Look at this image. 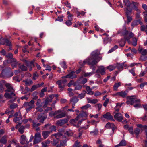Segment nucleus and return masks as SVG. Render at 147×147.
Returning <instances> with one entry per match:
<instances>
[{"mask_svg":"<svg viewBox=\"0 0 147 147\" xmlns=\"http://www.w3.org/2000/svg\"><path fill=\"white\" fill-rule=\"evenodd\" d=\"M21 114L20 111H18V112H16L13 115V116L15 117H17L18 116H21Z\"/></svg>","mask_w":147,"mask_h":147,"instance_id":"nucleus-60","label":"nucleus"},{"mask_svg":"<svg viewBox=\"0 0 147 147\" xmlns=\"http://www.w3.org/2000/svg\"><path fill=\"white\" fill-rule=\"evenodd\" d=\"M27 66L28 67H31L32 68L34 66L33 63L32 61H31L29 63H28L27 64Z\"/></svg>","mask_w":147,"mask_h":147,"instance_id":"nucleus-63","label":"nucleus"},{"mask_svg":"<svg viewBox=\"0 0 147 147\" xmlns=\"http://www.w3.org/2000/svg\"><path fill=\"white\" fill-rule=\"evenodd\" d=\"M5 85L7 88V90H5V92L12 91L15 90L10 84L6 83L5 84Z\"/></svg>","mask_w":147,"mask_h":147,"instance_id":"nucleus-16","label":"nucleus"},{"mask_svg":"<svg viewBox=\"0 0 147 147\" xmlns=\"http://www.w3.org/2000/svg\"><path fill=\"white\" fill-rule=\"evenodd\" d=\"M74 86H75V90H80L81 89L82 87V86L80 84L77 85H74Z\"/></svg>","mask_w":147,"mask_h":147,"instance_id":"nucleus-48","label":"nucleus"},{"mask_svg":"<svg viewBox=\"0 0 147 147\" xmlns=\"http://www.w3.org/2000/svg\"><path fill=\"white\" fill-rule=\"evenodd\" d=\"M78 100L77 97L75 96L71 98L70 101V102L72 103V104H75L78 101Z\"/></svg>","mask_w":147,"mask_h":147,"instance_id":"nucleus-22","label":"nucleus"},{"mask_svg":"<svg viewBox=\"0 0 147 147\" xmlns=\"http://www.w3.org/2000/svg\"><path fill=\"white\" fill-rule=\"evenodd\" d=\"M90 107V105L89 104H88L82 107H81V108L82 109H87L88 108Z\"/></svg>","mask_w":147,"mask_h":147,"instance_id":"nucleus-54","label":"nucleus"},{"mask_svg":"<svg viewBox=\"0 0 147 147\" xmlns=\"http://www.w3.org/2000/svg\"><path fill=\"white\" fill-rule=\"evenodd\" d=\"M65 116V114L64 113H62L55 116L54 118L56 119H59L64 117Z\"/></svg>","mask_w":147,"mask_h":147,"instance_id":"nucleus-30","label":"nucleus"},{"mask_svg":"<svg viewBox=\"0 0 147 147\" xmlns=\"http://www.w3.org/2000/svg\"><path fill=\"white\" fill-rule=\"evenodd\" d=\"M80 117V115H78L76 118L75 119H72L70 121V122L72 124L73 126L76 127V124L77 123V121L79 119Z\"/></svg>","mask_w":147,"mask_h":147,"instance_id":"nucleus-17","label":"nucleus"},{"mask_svg":"<svg viewBox=\"0 0 147 147\" xmlns=\"http://www.w3.org/2000/svg\"><path fill=\"white\" fill-rule=\"evenodd\" d=\"M5 81L4 80H2L0 81V92H2L4 90V88L2 84L3 83H5Z\"/></svg>","mask_w":147,"mask_h":147,"instance_id":"nucleus-28","label":"nucleus"},{"mask_svg":"<svg viewBox=\"0 0 147 147\" xmlns=\"http://www.w3.org/2000/svg\"><path fill=\"white\" fill-rule=\"evenodd\" d=\"M126 142L125 140H122L118 144L116 145L115 147H118L120 146H125L126 145Z\"/></svg>","mask_w":147,"mask_h":147,"instance_id":"nucleus-23","label":"nucleus"},{"mask_svg":"<svg viewBox=\"0 0 147 147\" xmlns=\"http://www.w3.org/2000/svg\"><path fill=\"white\" fill-rule=\"evenodd\" d=\"M122 34L124 36V38L125 40H128L134 36V34L131 32L129 33V32L127 30L124 31Z\"/></svg>","mask_w":147,"mask_h":147,"instance_id":"nucleus-6","label":"nucleus"},{"mask_svg":"<svg viewBox=\"0 0 147 147\" xmlns=\"http://www.w3.org/2000/svg\"><path fill=\"white\" fill-rule=\"evenodd\" d=\"M20 63H19L18 62H16V63H12L11 64V66L13 69L15 67H17V65H19V66L20 65Z\"/></svg>","mask_w":147,"mask_h":147,"instance_id":"nucleus-56","label":"nucleus"},{"mask_svg":"<svg viewBox=\"0 0 147 147\" xmlns=\"http://www.w3.org/2000/svg\"><path fill=\"white\" fill-rule=\"evenodd\" d=\"M72 20H72L68 19L65 22L67 26L71 25L72 24Z\"/></svg>","mask_w":147,"mask_h":147,"instance_id":"nucleus-46","label":"nucleus"},{"mask_svg":"<svg viewBox=\"0 0 147 147\" xmlns=\"http://www.w3.org/2000/svg\"><path fill=\"white\" fill-rule=\"evenodd\" d=\"M87 99L88 100V102L90 103L96 104L98 102L97 99H91L88 98H87Z\"/></svg>","mask_w":147,"mask_h":147,"instance_id":"nucleus-26","label":"nucleus"},{"mask_svg":"<svg viewBox=\"0 0 147 147\" xmlns=\"http://www.w3.org/2000/svg\"><path fill=\"white\" fill-rule=\"evenodd\" d=\"M139 103V102L136 103V104H135L134 105V107L135 108H141L142 107V106Z\"/></svg>","mask_w":147,"mask_h":147,"instance_id":"nucleus-57","label":"nucleus"},{"mask_svg":"<svg viewBox=\"0 0 147 147\" xmlns=\"http://www.w3.org/2000/svg\"><path fill=\"white\" fill-rule=\"evenodd\" d=\"M61 112V110H57L55 112H54L53 113L50 114V115L51 116H54L55 115H57Z\"/></svg>","mask_w":147,"mask_h":147,"instance_id":"nucleus-59","label":"nucleus"},{"mask_svg":"<svg viewBox=\"0 0 147 147\" xmlns=\"http://www.w3.org/2000/svg\"><path fill=\"white\" fill-rule=\"evenodd\" d=\"M140 119L143 121H147V112H146L144 116L140 118Z\"/></svg>","mask_w":147,"mask_h":147,"instance_id":"nucleus-43","label":"nucleus"},{"mask_svg":"<svg viewBox=\"0 0 147 147\" xmlns=\"http://www.w3.org/2000/svg\"><path fill=\"white\" fill-rule=\"evenodd\" d=\"M136 96H129L127 97V98L129 100L126 101V103L127 105L130 104L133 105L134 103L140 102L141 100L140 99H136Z\"/></svg>","mask_w":147,"mask_h":147,"instance_id":"nucleus-4","label":"nucleus"},{"mask_svg":"<svg viewBox=\"0 0 147 147\" xmlns=\"http://www.w3.org/2000/svg\"><path fill=\"white\" fill-rule=\"evenodd\" d=\"M127 65L126 64H125L124 63H117L116 64V67H117L118 69L120 71V70L123 68L124 67H126Z\"/></svg>","mask_w":147,"mask_h":147,"instance_id":"nucleus-18","label":"nucleus"},{"mask_svg":"<svg viewBox=\"0 0 147 147\" xmlns=\"http://www.w3.org/2000/svg\"><path fill=\"white\" fill-rule=\"evenodd\" d=\"M111 40L110 38H108V37L105 38L104 39V44H107L108 42H111Z\"/></svg>","mask_w":147,"mask_h":147,"instance_id":"nucleus-51","label":"nucleus"},{"mask_svg":"<svg viewBox=\"0 0 147 147\" xmlns=\"http://www.w3.org/2000/svg\"><path fill=\"white\" fill-rule=\"evenodd\" d=\"M22 117L21 116L15 118L13 119V121H14L16 123H17L18 122L22 119Z\"/></svg>","mask_w":147,"mask_h":147,"instance_id":"nucleus-37","label":"nucleus"},{"mask_svg":"<svg viewBox=\"0 0 147 147\" xmlns=\"http://www.w3.org/2000/svg\"><path fill=\"white\" fill-rule=\"evenodd\" d=\"M140 130L138 128H136L134 130V134H135L136 136V137L138 138V136L139 134Z\"/></svg>","mask_w":147,"mask_h":147,"instance_id":"nucleus-29","label":"nucleus"},{"mask_svg":"<svg viewBox=\"0 0 147 147\" xmlns=\"http://www.w3.org/2000/svg\"><path fill=\"white\" fill-rule=\"evenodd\" d=\"M118 47L117 45H115L110 50H109L108 52V53H111L114 51L115 49H117Z\"/></svg>","mask_w":147,"mask_h":147,"instance_id":"nucleus-45","label":"nucleus"},{"mask_svg":"<svg viewBox=\"0 0 147 147\" xmlns=\"http://www.w3.org/2000/svg\"><path fill=\"white\" fill-rule=\"evenodd\" d=\"M124 4L126 6L129 7L130 5V1L129 0H123Z\"/></svg>","mask_w":147,"mask_h":147,"instance_id":"nucleus-39","label":"nucleus"},{"mask_svg":"<svg viewBox=\"0 0 147 147\" xmlns=\"http://www.w3.org/2000/svg\"><path fill=\"white\" fill-rule=\"evenodd\" d=\"M19 67L22 71H26L27 70V67L23 65H20L19 66Z\"/></svg>","mask_w":147,"mask_h":147,"instance_id":"nucleus-35","label":"nucleus"},{"mask_svg":"<svg viewBox=\"0 0 147 147\" xmlns=\"http://www.w3.org/2000/svg\"><path fill=\"white\" fill-rule=\"evenodd\" d=\"M32 125L34 127H38L41 125V124L39 123H36L34 121H32Z\"/></svg>","mask_w":147,"mask_h":147,"instance_id":"nucleus-47","label":"nucleus"},{"mask_svg":"<svg viewBox=\"0 0 147 147\" xmlns=\"http://www.w3.org/2000/svg\"><path fill=\"white\" fill-rule=\"evenodd\" d=\"M103 118L107 120H111L113 121H115V120L113 119V117L111 115L109 112H107L106 114L103 115Z\"/></svg>","mask_w":147,"mask_h":147,"instance_id":"nucleus-11","label":"nucleus"},{"mask_svg":"<svg viewBox=\"0 0 147 147\" xmlns=\"http://www.w3.org/2000/svg\"><path fill=\"white\" fill-rule=\"evenodd\" d=\"M27 140L26 136L24 135H22L21 136V138L20 140V142L22 144H28L29 142L27 141Z\"/></svg>","mask_w":147,"mask_h":147,"instance_id":"nucleus-12","label":"nucleus"},{"mask_svg":"<svg viewBox=\"0 0 147 147\" xmlns=\"http://www.w3.org/2000/svg\"><path fill=\"white\" fill-rule=\"evenodd\" d=\"M60 64L61 65V66L64 69H65L67 68V66L65 61H63L62 62L60 63Z\"/></svg>","mask_w":147,"mask_h":147,"instance_id":"nucleus-49","label":"nucleus"},{"mask_svg":"<svg viewBox=\"0 0 147 147\" xmlns=\"http://www.w3.org/2000/svg\"><path fill=\"white\" fill-rule=\"evenodd\" d=\"M68 74L69 78H71L72 79L76 78V76L75 74V72L74 71H71Z\"/></svg>","mask_w":147,"mask_h":147,"instance_id":"nucleus-32","label":"nucleus"},{"mask_svg":"<svg viewBox=\"0 0 147 147\" xmlns=\"http://www.w3.org/2000/svg\"><path fill=\"white\" fill-rule=\"evenodd\" d=\"M5 57L7 58L11 59L13 57V54L11 53H9L6 55Z\"/></svg>","mask_w":147,"mask_h":147,"instance_id":"nucleus-61","label":"nucleus"},{"mask_svg":"<svg viewBox=\"0 0 147 147\" xmlns=\"http://www.w3.org/2000/svg\"><path fill=\"white\" fill-rule=\"evenodd\" d=\"M80 142H78V141H76L73 146V147H81V146L80 144Z\"/></svg>","mask_w":147,"mask_h":147,"instance_id":"nucleus-53","label":"nucleus"},{"mask_svg":"<svg viewBox=\"0 0 147 147\" xmlns=\"http://www.w3.org/2000/svg\"><path fill=\"white\" fill-rule=\"evenodd\" d=\"M116 68L115 66L113 65H110L109 66L106 67V69H108L110 71H111L114 70Z\"/></svg>","mask_w":147,"mask_h":147,"instance_id":"nucleus-33","label":"nucleus"},{"mask_svg":"<svg viewBox=\"0 0 147 147\" xmlns=\"http://www.w3.org/2000/svg\"><path fill=\"white\" fill-rule=\"evenodd\" d=\"M49 130L51 131H55L56 130V127L54 125H50V128H49Z\"/></svg>","mask_w":147,"mask_h":147,"instance_id":"nucleus-55","label":"nucleus"},{"mask_svg":"<svg viewBox=\"0 0 147 147\" xmlns=\"http://www.w3.org/2000/svg\"><path fill=\"white\" fill-rule=\"evenodd\" d=\"M98 129H96L90 132V134L92 136L97 135L98 134Z\"/></svg>","mask_w":147,"mask_h":147,"instance_id":"nucleus-38","label":"nucleus"},{"mask_svg":"<svg viewBox=\"0 0 147 147\" xmlns=\"http://www.w3.org/2000/svg\"><path fill=\"white\" fill-rule=\"evenodd\" d=\"M41 138L40 133L37 132L35 134L34 139L33 141V144H36L41 141Z\"/></svg>","mask_w":147,"mask_h":147,"instance_id":"nucleus-7","label":"nucleus"},{"mask_svg":"<svg viewBox=\"0 0 147 147\" xmlns=\"http://www.w3.org/2000/svg\"><path fill=\"white\" fill-rule=\"evenodd\" d=\"M15 90L12 91L5 92L4 97L7 99H10L8 102V105L13 103L16 99V94L14 93Z\"/></svg>","mask_w":147,"mask_h":147,"instance_id":"nucleus-3","label":"nucleus"},{"mask_svg":"<svg viewBox=\"0 0 147 147\" xmlns=\"http://www.w3.org/2000/svg\"><path fill=\"white\" fill-rule=\"evenodd\" d=\"M143 13L144 20L145 22H147V12H144Z\"/></svg>","mask_w":147,"mask_h":147,"instance_id":"nucleus-64","label":"nucleus"},{"mask_svg":"<svg viewBox=\"0 0 147 147\" xmlns=\"http://www.w3.org/2000/svg\"><path fill=\"white\" fill-rule=\"evenodd\" d=\"M96 72L97 73H100L102 75H104L105 74V68L103 66H99Z\"/></svg>","mask_w":147,"mask_h":147,"instance_id":"nucleus-15","label":"nucleus"},{"mask_svg":"<svg viewBox=\"0 0 147 147\" xmlns=\"http://www.w3.org/2000/svg\"><path fill=\"white\" fill-rule=\"evenodd\" d=\"M7 142V137L5 136H3L0 139V143L5 144H6Z\"/></svg>","mask_w":147,"mask_h":147,"instance_id":"nucleus-25","label":"nucleus"},{"mask_svg":"<svg viewBox=\"0 0 147 147\" xmlns=\"http://www.w3.org/2000/svg\"><path fill=\"white\" fill-rule=\"evenodd\" d=\"M85 13L86 12H85L82 11L81 12L78 11L76 12V14L77 15V17L78 18L81 17L82 16H84L85 14Z\"/></svg>","mask_w":147,"mask_h":147,"instance_id":"nucleus-27","label":"nucleus"},{"mask_svg":"<svg viewBox=\"0 0 147 147\" xmlns=\"http://www.w3.org/2000/svg\"><path fill=\"white\" fill-rule=\"evenodd\" d=\"M67 14L68 15L67 17L68 19L73 20V17L74 16V15L71 14L69 11L67 12Z\"/></svg>","mask_w":147,"mask_h":147,"instance_id":"nucleus-36","label":"nucleus"},{"mask_svg":"<svg viewBox=\"0 0 147 147\" xmlns=\"http://www.w3.org/2000/svg\"><path fill=\"white\" fill-rule=\"evenodd\" d=\"M23 82L25 84V85L27 86H30L33 83L32 80L30 79H27L25 80H24Z\"/></svg>","mask_w":147,"mask_h":147,"instance_id":"nucleus-20","label":"nucleus"},{"mask_svg":"<svg viewBox=\"0 0 147 147\" xmlns=\"http://www.w3.org/2000/svg\"><path fill=\"white\" fill-rule=\"evenodd\" d=\"M0 42L1 44L3 45L5 44L6 45L9 46L11 45V42L7 38L1 39Z\"/></svg>","mask_w":147,"mask_h":147,"instance_id":"nucleus-9","label":"nucleus"},{"mask_svg":"<svg viewBox=\"0 0 147 147\" xmlns=\"http://www.w3.org/2000/svg\"><path fill=\"white\" fill-rule=\"evenodd\" d=\"M137 44V40L136 38H133L132 39V45L135 46Z\"/></svg>","mask_w":147,"mask_h":147,"instance_id":"nucleus-52","label":"nucleus"},{"mask_svg":"<svg viewBox=\"0 0 147 147\" xmlns=\"http://www.w3.org/2000/svg\"><path fill=\"white\" fill-rule=\"evenodd\" d=\"M50 132L48 131H43L42 132V135L44 139H46L48 137L50 134Z\"/></svg>","mask_w":147,"mask_h":147,"instance_id":"nucleus-21","label":"nucleus"},{"mask_svg":"<svg viewBox=\"0 0 147 147\" xmlns=\"http://www.w3.org/2000/svg\"><path fill=\"white\" fill-rule=\"evenodd\" d=\"M115 119L119 122H122L123 119V117L121 114L119 113H116L114 116Z\"/></svg>","mask_w":147,"mask_h":147,"instance_id":"nucleus-10","label":"nucleus"},{"mask_svg":"<svg viewBox=\"0 0 147 147\" xmlns=\"http://www.w3.org/2000/svg\"><path fill=\"white\" fill-rule=\"evenodd\" d=\"M112 124L113 123H108L106 125L105 127L107 128H110L112 127L113 126Z\"/></svg>","mask_w":147,"mask_h":147,"instance_id":"nucleus-62","label":"nucleus"},{"mask_svg":"<svg viewBox=\"0 0 147 147\" xmlns=\"http://www.w3.org/2000/svg\"><path fill=\"white\" fill-rule=\"evenodd\" d=\"M128 92V91L127 90H126L124 91H121L117 93L115 95V96L119 95L123 98H125L127 95Z\"/></svg>","mask_w":147,"mask_h":147,"instance_id":"nucleus-13","label":"nucleus"},{"mask_svg":"<svg viewBox=\"0 0 147 147\" xmlns=\"http://www.w3.org/2000/svg\"><path fill=\"white\" fill-rule=\"evenodd\" d=\"M68 121V119L66 118L62 119L57 121V124L59 126H62L66 123Z\"/></svg>","mask_w":147,"mask_h":147,"instance_id":"nucleus-14","label":"nucleus"},{"mask_svg":"<svg viewBox=\"0 0 147 147\" xmlns=\"http://www.w3.org/2000/svg\"><path fill=\"white\" fill-rule=\"evenodd\" d=\"M126 16H130L131 14L132 9L129 8H127L125 9Z\"/></svg>","mask_w":147,"mask_h":147,"instance_id":"nucleus-24","label":"nucleus"},{"mask_svg":"<svg viewBox=\"0 0 147 147\" xmlns=\"http://www.w3.org/2000/svg\"><path fill=\"white\" fill-rule=\"evenodd\" d=\"M100 54L99 51L98 50H94L91 53L90 57L84 60L83 61H80L79 62L81 67H83L86 63H88L89 65L93 66L96 65L102 59V58L98 56Z\"/></svg>","mask_w":147,"mask_h":147,"instance_id":"nucleus-1","label":"nucleus"},{"mask_svg":"<svg viewBox=\"0 0 147 147\" xmlns=\"http://www.w3.org/2000/svg\"><path fill=\"white\" fill-rule=\"evenodd\" d=\"M38 85L37 84H36L32 86L30 90V91L31 92H32L38 88L39 87V86H38Z\"/></svg>","mask_w":147,"mask_h":147,"instance_id":"nucleus-44","label":"nucleus"},{"mask_svg":"<svg viewBox=\"0 0 147 147\" xmlns=\"http://www.w3.org/2000/svg\"><path fill=\"white\" fill-rule=\"evenodd\" d=\"M59 139H58L57 138H56V139L54 138L51 143L54 146H56V145L59 142Z\"/></svg>","mask_w":147,"mask_h":147,"instance_id":"nucleus-41","label":"nucleus"},{"mask_svg":"<svg viewBox=\"0 0 147 147\" xmlns=\"http://www.w3.org/2000/svg\"><path fill=\"white\" fill-rule=\"evenodd\" d=\"M25 129L24 126H22L20 127L19 129V131L21 134H22L24 132V129Z\"/></svg>","mask_w":147,"mask_h":147,"instance_id":"nucleus-50","label":"nucleus"},{"mask_svg":"<svg viewBox=\"0 0 147 147\" xmlns=\"http://www.w3.org/2000/svg\"><path fill=\"white\" fill-rule=\"evenodd\" d=\"M9 105H10V107L11 109H14L17 107L18 105L16 103H11Z\"/></svg>","mask_w":147,"mask_h":147,"instance_id":"nucleus-40","label":"nucleus"},{"mask_svg":"<svg viewBox=\"0 0 147 147\" xmlns=\"http://www.w3.org/2000/svg\"><path fill=\"white\" fill-rule=\"evenodd\" d=\"M34 103L35 101L33 100H32L29 102H26L24 104V106L26 107V109L27 112L30 111L32 108L35 107Z\"/></svg>","mask_w":147,"mask_h":147,"instance_id":"nucleus-5","label":"nucleus"},{"mask_svg":"<svg viewBox=\"0 0 147 147\" xmlns=\"http://www.w3.org/2000/svg\"><path fill=\"white\" fill-rule=\"evenodd\" d=\"M129 133L133 135L134 134L133 128L132 126L130 127L128 129Z\"/></svg>","mask_w":147,"mask_h":147,"instance_id":"nucleus-58","label":"nucleus"},{"mask_svg":"<svg viewBox=\"0 0 147 147\" xmlns=\"http://www.w3.org/2000/svg\"><path fill=\"white\" fill-rule=\"evenodd\" d=\"M121 85V83L120 82L115 83L113 86V90L115 91L117 90V88Z\"/></svg>","mask_w":147,"mask_h":147,"instance_id":"nucleus-34","label":"nucleus"},{"mask_svg":"<svg viewBox=\"0 0 147 147\" xmlns=\"http://www.w3.org/2000/svg\"><path fill=\"white\" fill-rule=\"evenodd\" d=\"M52 136L55 137L58 139H61L60 141L59 144L56 145V147H65L67 145L68 139L65 135H63L61 133L54 134Z\"/></svg>","mask_w":147,"mask_h":147,"instance_id":"nucleus-2","label":"nucleus"},{"mask_svg":"<svg viewBox=\"0 0 147 147\" xmlns=\"http://www.w3.org/2000/svg\"><path fill=\"white\" fill-rule=\"evenodd\" d=\"M56 84L58 85L59 88L60 89V90L62 91L65 86L59 80L57 81Z\"/></svg>","mask_w":147,"mask_h":147,"instance_id":"nucleus-19","label":"nucleus"},{"mask_svg":"<svg viewBox=\"0 0 147 147\" xmlns=\"http://www.w3.org/2000/svg\"><path fill=\"white\" fill-rule=\"evenodd\" d=\"M140 53H141L142 55H147V49H138Z\"/></svg>","mask_w":147,"mask_h":147,"instance_id":"nucleus-31","label":"nucleus"},{"mask_svg":"<svg viewBox=\"0 0 147 147\" xmlns=\"http://www.w3.org/2000/svg\"><path fill=\"white\" fill-rule=\"evenodd\" d=\"M86 91H85L83 92V93H81L80 94H79L78 97L79 98H80V99H82L85 96L86 94Z\"/></svg>","mask_w":147,"mask_h":147,"instance_id":"nucleus-42","label":"nucleus"},{"mask_svg":"<svg viewBox=\"0 0 147 147\" xmlns=\"http://www.w3.org/2000/svg\"><path fill=\"white\" fill-rule=\"evenodd\" d=\"M47 115L42 113L39 114L37 117V119L40 123H43L44 120L47 118Z\"/></svg>","mask_w":147,"mask_h":147,"instance_id":"nucleus-8","label":"nucleus"}]
</instances>
